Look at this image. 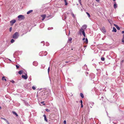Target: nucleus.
Returning a JSON list of instances; mask_svg holds the SVG:
<instances>
[{
  "label": "nucleus",
  "mask_w": 124,
  "mask_h": 124,
  "mask_svg": "<svg viewBox=\"0 0 124 124\" xmlns=\"http://www.w3.org/2000/svg\"><path fill=\"white\" fill-rule=\"evenodd\" d=\"M80 96L82 98H84V95L82 93H80Z\"/></svg>",
  "instance_id": "obj_24"
},
{
  "label": "nucleus",
  "mask_w": 124,
  "mask_h": 124,
  "mask_svg": "<svg viewBox=\"0 0 124 124\" xmlns=\"http://www.w3.org/2000/svg\"><path fill=\"white\" fill-rule=\"evenodd\" d=\"M7 123L8 124H10L7 121Z\"/></svg>",
  "instance_id": "obj_57"
},
{
  "label": "nucleus",
  "mask_w": 124,
  "mask_h": 124,
  "mask_svg": "<svg viewBox=\"0 0 124 124\" xmlns=\"http://www.w3.org/2000/svg\"><path fill=\"white\" fill-rule=\"evenodd\" d=\"M115 26L116 27V29L118 30H120V27L117 25L116 24H114Z\"/></svg>",
  "instance_id": "obj_13"
},
{
  "label": "nucleus",
  "mask_w": 124,
  "mask_h": 124,
  "mask_svg": "<svg viewBox=\"0 0 124 124\" xmlns=\"http://www.w3.org/2000/svg\"><path fill=\"white\" fill-rule=\"evenodd\" d=\"M12 113L13 114L15 115L16 116H18L17 114L15 111H13Z\"/></svg>",
  "instance_id": "obj_18"
},
{
  "label": "nucleus",
  "mask_w": 124,
  "mask_h": 124,
  "mask_svg": "<svg viewBox=\"0 0 124 124\" xmlns=\"http://www.w3.org/2000/svg\"><path fill=\"white\" fill-rule=\"evenodd\" d=\"M64 1L65 3V5H67L68 4V3L67 2L66 0H64Z\"/></svg>",
  "instance_id": "obj_27"
},
{
  "label": "nucleus",
  "mask_w": 124,
  "mask_h": 124,
  "mask_svg": "<svg viewBox=\"0 0 124 124\" xmlns=\"http://www.w3.org/2000/svg\"><path fill=\"white\" fill-rule=\"evenodd\" d=\"M5 77L4 76H3L2 77V80H5V81H7L6 79L5 78Z\"/></svg>",
  "instance_id": "obj_23"
},
{
  "label": "nucleus",
  "mask_w": 124,
  "mask_h": 124,
  "mask_svg": "<svg viewBox=\"0 0 124 124\" xmlns=\"http://www.w3.org/2000/svg\"><path fill=\"white\" fill-rule=\"evenodd\" d=\"M25 75H22V77L23 78H24L25 79H27L28 77L27 76V73L26 72L25 73Z\"/></svg>",
  "instance_id": "obj_3"
},
{
  "label": "nucleus",
  "mask_w": 124,
  "mask_h": 124,
  "mask_svg": "<svg viewBox=\"0 0 124 124\" xmlns=\"http://www.w3.org/2000/svg\"><path fill=\"white\" fill-rule=\"evenodd\" d=\"M41 43H43V46H44L45 45L44 42V41H42L41 42Z\"/></svg>",
  "instance_id": "obj_37"
},
{
  "label": "nucleus",
  "mask_w": 124,
  "mask_h": 124,
  "mask_svg": "<svg viewBox=\"0 0 124 124\" xmlns=\"http://www.w3.org/2000/svg\"><path fill=\"white\" fill-rule=\"evenodd\" d=\"M33 65L35 66H37L38 65V63L36 61L34 62L33 63Z\"/></svg>",
  "instance_id": "obj_7"
},
{
  "label": "nucleus",
  "mask_w": 124,
  "mask_h": 124,
  "mask_svg": "<svg viewBox=\"0 0 124 124\" xmlns=\"http://www.w3.org/2000/svg\"><path fill=\"white\" fill-rule=\"evenodd\" d=\"M15 41V40H14V39H12L11 40V42L12 43L13 42H14Z\"/></svg>",
  "instance_id": "obj_31"
},
{
  "label": "nucleus",
  "mask_w": 124,
  "mask_h": 124,
  "mask_svg": "<svg viewBox=\"0 0 124 124\" xmlns=\"http://www.w3.org/2000/svg\"><path fill=\"white\" fill-rule=\"evenodd\" d=\"M84 42L85 43H86L87 44L88 43V40L86 38L85 39V40H84Z\"/></svg>",
  "instance_id": "obj_21"
},
{
  "label": "nucleus",
  "mask_w": 124,
  "mask_h": 124,
  "mask_svg": "<svg viewBox=\"0 0 124 124\" xmlns=\"http://www.w3.org/2000/svg\"><path fill=\"white\" fill-rule=\"evenodd\" d=\"M32 11L33 10H31L27 12V14H28L32 12Z\"/></svg>",
  "instance_id": "obj_14"
},
{
  "label": "nucleus",
  "mask_w": 124,
  "mask_h": 124,
  "mask_svg": "<svg viewBox=\"0 0 124 124\" xmlns=\"http://www.w3.org/2000/svg\"><path fill=\"white\" fill-rule=\"evenodd\" d=\"M49 45V44L48 42H46V46H48Z\"/></svg>",
  "instance_id": "obj_34"
},
{
  "label": "nucleus",
  "mask_w": 124,
  "mask_h": 124,
  "mask_svg": "<svg viewBox=\"0 0 124 124\" xmlns=\"http://www.w3.org/2000/svg\"><path fill=\"white\" fill-rule=\"evenodd\" d=\"M53 29V28L52 27H51V28H48V30H50L52 29Z\"/></svg>",
  "instance_id": "obj_36"
},
{
  "label": "nucleus",
  "mask_w": 124,
  "mask_h": 124,
  "mask_svg": "<svg viewBox=\"0 0 124 124\" xmlns=\"http://www.w3.org/2000/svg\"><path fill=\"white\" fill-rule=\"evenodd\" d=\"M12 30V27H11L9 29V31L11 32Z\"/></svg>",
  "instance_id": "obj_42"
},
{
  "label": "nucleus",
  "mask_w": 124,
  "mask_h": 124,
  "mask_svg": "<svg viewBox=\"0 0 124 124\" xmlns=\"http://www.w3.org/2000/svg\"><path fill=\"white\" fill-rule=\"evenodd\" d=\"M121 124H124V120H122L121 123Z\"/></svg>",
  "instance_id": "obj_39"
},
{
  "label": "nucleus",
  "mask_w": 124,
  "mask_h": 124,
  "mask_svg": "<svg viewBox=\"0 0 124 124\" xmlns=\"http://www.w3.org/2000/svg\"><path fill=\"white\" fill-rule=\"evenodd\" d=\"M23 73V71L22 70H20L18 72V73L19 74H21Z\"/></svg>",
  "instance_id": "obj_28"
},
{
  "label": "nucleus",
  "mask_w": 124,
  "mask_h": 124,
  "mask_svg": "<svg viewBox=\"0 0 124 124\" xmlns=\"http://www.w3.org/2000/svg\"><path fill=\"white\" fill-rule=\"evenodd\" d=\"M43 55L46 56L47 54V53L46 51L43 52Z\"/></svg>",
  "instance_id": "obj_15"
},
{
  "label": "nucleus",
  "mask_w": 124,
  "mask_h": 124,
  "mask_svg": "<svg viewBox=\"0 0 124 124\" xmlns=\"http://www.w3.org/2000/svg\"><path fill=\"white\" fill-rule=\"evenodd\" d=\"M84 46V47H86V46Z\"/></svg>",
  "instance_id": "obj_61"
},
{
  "label": "nucleus",
  "mask_w": 124,
  "mask_h": 124,
  "mask_svg": "<svg viewBox=\"0 0 124 124\" xmlns=\"http://www.w3.org/2000/svg\"><path fill=\"white\" fill-rule=\"evenodd\" d=\"M41 16L43 18L42 19V20H43L45 19L46 17V15H41Z\"/></svg>",
  "instance_id": "obj_8"
},
{
  "label": "nucleus",
  "mask_w": 124,
  "mask_h": 124,
  "mask_svg": "<svg viewBox=\"0 0 124 124\" xmlns=\"http://www.w3.org/2000/svg\"><path fill=\"white\" fill-rule=\"evenodd\" d=\"M70 59H72V60H76V59H74V57H73V56H71V57H70Z\"/></svg>",
  "instance_id": "obj_26"
},
{
  "label": "nucleus",
  "mask_w": 124,
  "mask_h": 124,
  "mask_svg": "<svg viewBox=\"0 0 124 124\" xmlns=\"http://www.w3.org/2000/svg\"><path fill=\"white\" fill-rule=\"evenodd\" d=\"M16 66L17 69H18L19 67V66L17 65H16Z\"/></svg>",
  "instance_id": "obj_46"
},
{
  "label": "nucleus",
  "mask_w": 124,
  "mask_h": 124,
  "mask_svg": "<svg viewBox=\"0 0 124 124\" xmlns=\"http://www.w3.org/2000/svg\"><path fill=\"white\" fill-rule=\"evenodd\" d=\"M90 77L92 79L93 78H94L95 77V75L93 73H91L90 74Z\"/></svg>",
  "instance_id": "obj_6"
},
{
  "label": "nucleus",
  "mask_w": 124,
  "mask_h": 124,
  "mask_svg": "<svg viewBox=\"0 0 124 124\" xmlns=\"http://www.w3.org/2000/svg\"><path fill=\"white\" fill-rule=\"evenodd\" d=\"M9 60H10V61H11V60H10L9 59Z\"/></svg>",
  "instance_id": "obj_64"
},
{
  "label": "nucleus",
  "mask_w": 124,
  "mask_h": 124,
  "mask_svg": "<svg viewBox=\"0 0 124 124\" xmlns=\"http://www.w3.org/2000/svg\"><path fill=\"white\" fill-rule=\"evenodd\" d=\"M63 124H66V120H64L63 122Z\"/></svg>",
  "instance_id": "obj_43"
},
{
  "label": "nucleus",
  "mask_w": 124,
  "mask_h": 124,
  "mask_svg": "<svg viewBox=\"0 0 124 124\" xmlns=\"http://www.w3.org/2000/svg\"><path fill=\"white\" fill-rule=\"evenodd\" d=\"M114 7L115 9L117 7V4H116V2H115V3L114 5Z\"/></svg>",
  "instance_id": "obj_11"
},
{
  "label": "nucleus",
  "mask_w": 124,
  "mask_h": 124,
  "mask_svg": "<svg viewBox=\"0 0 124 124\" xmlns=\"http://www.w3.org/2000/svg\"><path fill=\"white\" fill-rule=\"evenodd\" d=\"M16 22V20L14 19L12 20L11 21H10V22L11 24V25H13V24L15 23Z\"/></svg>",
  "instance_id": "obj_5"
},
{
  "label": "nucleus",
  "mask_w": 124,
  "mask_h": 124,
  "mask_svg": "<svg viewBox=\"0 0 124 124\" xmlns=\"http://www.w3.org/2000/svg\"><path fill=\"white\" fill-rule=\"evenodd\" d=\"M116 31L117 30L116 28L115 27H113V28L112 31L114 32H116Z\"/></svg>",
  "instance_id": "obj_16"
},
{
  "label": "nucleus",
  "mask_w": 124,
  "mask_h": 124,
  "mask_svg": "<svg viewBox=\"0 0 124 124\" xmlns=\"http://www.w3.org/2000/svg\"><path fill=\"white\" fill-rule=\"evenodd\" d=\"M122 42L124 43V34L123 35V37L122 39Z\"/></svg>",
  "instance_id": "obj_19"
},
{
  "label": "nucleus",
  "mask_w": 124,
  "mask_h": 124,
  "mask_svg": "<svg viewBox=\"0 0 124 124\" xmlns=\"http://www.w3.org/2000/svg\"><path fill=\"white\" fill-rule=\"evenodd\" d=\"M80 102L81 103V104H82L83 101H82V100H81L80 101Z\"/></svg>",
  "instance_id": "obj_49"
},
{
  "label": "nucleus",
  "mask_w": 124,
  "mask_h": 124,
  "mask_svg": "<svg viewBox=\"0 0 124 124\" xmlns=\"http://www.w3.org/2000/svg\"><path fill=\"white\" fill-rule=\"evenodd\" d=\"M32 88L34 90H35L36 89L35 87V86H33L32 87Z\"/></svg>",
  "instance_id": "obj_35"
},
{
  "label": "nucleus",
  "mask_w": 124,
  "mask_h": 124,
  "mask_svg": "<svg viewBox=\"0 0 124 124\" xmlns=\"http://www.w3.org/2000/svg\"><path fill=\"white\" fill-rule=\"evenodd\" d=\"M43 116L44 117V120H45L46 121V122H47V118H46V115H45V114H44Z\"/></svg>",
  "instance_id": "obj_12"
},
{
  "label": "nucleus",
  "mask_w": 124,
  "mask_h": 124,
  "mask_svg": "<svg viewBox=\"0 0 124 124\" xmlns=\"http://www.w3.org/2000/svg\"><path fill=\"white\" fill-rule=\"evenodd\" d=\"M44 26V24L43 23H41L40 24V27H41V28H42V26Z\"/></svg>",
  "instance_id": "obj_30"
},
{
  "label": "nucleus",
  "mask_w": 124,
  "mask_h": 124,
  "mask_svg": "<svg viewBox=\"0 0 124 124\" xmlns=\"http://www.w3.org/2000/svg\"><path fill=\"white\" fill-rule=\"evenodd\" d=\"M66 18V17L65 16V19Z\"/></svg>",
  "instance_id": "obj_60"
},
{
  "label": "nucleus",
  "mask_w": 124,
  "mask_h": 124,
  "mask_svg": "<svg viewBox=\"0 0 124 124\" xmlns=\"http://www.w3.org/2000/svg\"><path fill=\"white\" fill-rule=\"evenodd\" d=\"M86 14H87L88 17H90V14L88 13L87 12H86Z\"/></svg>",
  "instance_id": "obj_29"
},
{
  "label": "nucleus",
  "mask_w": 124,
  "mask_h": 124,
  "mask_svg": "<svg viewBox=\"0 0 124 124\" xmlns=\"http://www.w3.org/2000/svg\"><path fill=\"white\" fill-rule=\"evenodd\" d=\"M113 123L115 124H116L117 123V120H114L113 122Z\"/></svg>",
  "instance_id": "obj_22"
},
{
  "label": "nucleus",
  "mask_w": 124,
  "mask_h": 124,
  "mask_svg": "<svg viewBox=\"0 0 124 124\" xmlns=\"http://www.w3.org/2000/svg\"><path fill=\"white\" fill-rule=\"evenodd\" d=\"M1 109V107L0 106V109Z\"/></svg>",
  "instance_id": "obj_58"
},
{
  "label": "nucleus",
  "mask_w": 124,
  "mask_h": 124,
  "mask_svg": "<svg viewBox=\"0 0 124 124\" xmlns=\"http://www.w3.org/2000/svg\"><path fill=\"white\" fill-rule=\"evenodd\" d=\"M18 18L19 19H20V20H21L22 19H23L24 18V16H23L21 15H19L18 16Z\"/></svg>",
  "instance_id": "obj_4"
},
{
  "label": "nucleus",
  "mask_w": 124,
  "mask_h": 124,
  "mask_svg": "<svg viewBox=\"0 0 124 124\" xmlns=\"http://www.w3.org/2000/svg\"><path fill=\"white\" fill-rule=\"evenodd\" d=\"M43 53V52H41L39 54V55L40 56H43V55H42V54Z\"/></svg>",
  "instance_id": "obj_25"
},
{
  "label": "nucleus",
  "mask_w": 124,
  "mask_h": 124,
  "mask_svg": "<svg viewBox=\"0 0 124 124\" xmlns=\"http://www.w3.org/2000/svg\"><path fill=\"white\" fill-rule=\"evenodd\" d=\"M72 15L73 17L74 18L75 17V16H74V14H73V13H72Z\"/></svg>",
  "instance_id": "obj_44"
},
{
  "label": "nucleus",
  "mask_w": 124,
  "mask_h": 124,
  "mask_svg": "<svg viewBox=\"0 0 124 124\" xmlns=\"http://www.w3.org/2000/svg\"><path fill=\"white\" fill-rule=\"evenodd\" d=\"M81 0H78V1H81Z\"/></svg>",
  "instance_id": "obj_63"
},
{
  "label": "nucleus",
  "mask_w": 124,
  "mask_h": 124,
  "mask_svg": "<svg viewBox=\"0 0 124 124\" xmlns=\"http://www.w3.org/2000/svg\"><path fill=\"white\" fill-rule=\"evenodd\" d=\"M46 111L48 112L50 111V110H49L48 109H46Z\"/></svg>",
  "instance_id": "obj_41"
},
{
  "label": "nucleus",
  "mask_w": 124,
  "mask_h": 124,
  "mask_svg": "<svg viewBox=\"0 0 124 124\" xmlns=\"http://www.w3.org/2000/svg\"><path fill=\"white\" fill-rule=\"evenodd\" d=\"M70 60H69L68 61H66L65 62V63H68L69 62H70Z\"/></svg>",
  "instance_id": "obj_47"
},
{
  "label": "nucleus",
  "mask_w": 124,
  "mask_h": 124,
  "mask_svg": "<svg viewBox=\"0 0 124 124\" xmlns=\"http://www.w3.org/2000/svg\"><path fill=\"white\" fill-rule=\"evenodd\" d=\"M96 0L98 2H99V0Z\"/></svg>",
  "instance_id": "obj_52"
},
{
  "label": "nucleus",
  "mask_w": 124,
  "mask_h": 124,
  "mask_svg": "<svg viewBox=\"0 0 124 124\" xmlns=\"http://www.w3.org/2000/svg\"><path fill=\"white\" fill-rule=\"evenodd\" d=\"M2 119H3L5 120H6L5 118H2Z\"/></svg>",
  "instance_id": "obj_56"
},
{
  "label": "nucleus",
  "mask_w": 124,
  "mask_h": 124,
  "mask_svg": "<svg viewBox=\"0 0 124 124\" xmlns=\"http://www.w3.org/2000/svg\"><path fill=\"white\" fill-rule=\"evenodd\" d=\"M103 97H101V98L103 99Z\"/></svg>",
  "instance_id": "obj_59"
},
{
  "label": "nucleus",
  "mask_w": 124,
  "mask_h": 124,
  "mask_svg": "<svg viewBox=\"0 0 124 124\" xmlns=\"http://www.w3.org/2000/svg\"><path fill=\"white\" fill-rule=\"evenodd\" d=\"M19 35L18 32H16L14 34L12 37L14 39H16L18 38Z\"/></svg>",
  "instance_id": "obj_1"
},
{
  "label": "nucleus",
  "mask_w": 124,
  "mask_h": 124,
  "mask_svg": "<svg viewBox=\"0 0 124 124\" xmlns=\"http://www.w3.org/2000/svg\"><path fill=\"white\" fill-rule=\"evenodd\" d=\"M17 52V51H16L15 52V53L13 54V56L14 57H15L16 56V54Z\"/></svg>",
  "instance_id": "obj_38"
},
{
  "label": "nucleus",
  "mask_w": 124,
  "mask_h": 124,
  "mask_svg": "<svg viewBox=\"0 0 124 124\" xmlns=\"http://www.w3.org/2000/svg\"><path fill=\"white\" fill-rule=\"evenodd\" d=\"M116 0H113L114 1H116Z\"/></svg>",
  "instance_id": "obj_62"
},
{
  "label": "nucleus",
  "mask_w": 124,
  "mask_h": 124,
  "mask_svg": "<svg viewBox=\"0 0 124 124\" xmlns=\"http://www.w3.org/2000/svg\"><path fill=\"white\" fill-rule=\"evenodd\" d=\"M94 103L93 102H91L89 104L90 107L91 108H92V106H93V105L94 104Z\"/></svg>",
  "instance_id": "obj_10"
},
{
  "label": "nucleus",
  "mask_w": 124,
  "mask_h": 124,
  "mask_svg": "<svg viewBox=\"0 0 124 124\" xmlns=\"http://www.w3.org/2000/svg\"><path fill=\"white\" fill-rule=\"evenodd\" d=\"M44 101L42 102H41V103H42V104H43V105H44V106H45V105L46 104H45V103H44Z\"/></svg>",
  "instance_id": "obj_40"
},
{
  "label": "nucleus",
  "mask_w": 124,
  "mask_h": 124,
  "mask_svg": "<svg viewBox=\"0 0 124 124\" xmlns=\"http://www.w3.org/2000/svg\"><path fill=\"white\" fill-rule=\"evenodd\" d=\"M72 39V38H70L68 40L70 41H71Z\"/></svg>",
  "instance_id": "obj_32"
},
{
  "label": "nucleus",
  "mask_w": 124,
  "mask_h": 124,
  "mask_svg": "<svg viewBox=\"0 0 124 124\" xmlns=\"http://www.w3.org/2000/svg\"><path fill=\"white\" fill-rule=\"evenodd\" d=\"M83 69L85 70H86L87 69V66L85 64L84 66L83 67Z\"/></svg>",
  "instance_id": "obj_17"
},
{
  "label": "nucleus",
  "mask_w": 124,
  "mask_h": 124,
  "mask_svg": "<svg viewBox=\"0 0 124 124\" xmlns=\"http://www.w3.org/2000/svg\"><path fill=\"white\" fill-rule=\"evenodd\" d=\"M11 81L13 83H15V81L13 80H12Z\"/></svg>",
  "instance_id": "obj_50"
},
{
  "label": "nucleus",
  "mask_w": 124,
  "mask_h": 124,
  "mask_svg": "<svg viewBox=\"0 0 124 124\" xmlns=\"http://www.w3.org/2000/svg\"><path fill=\"white\" fill-rule=\"evenodd\" d=\"M79 32L80 35H81V34L82 33L84 37H85L86 36L85 33V31L84 30L82 29H80L79 31Z\"/></svg>",
  "instance_id": "obj_2"
},
{
  "label": "nucleus",
  "mask_w": 124,
  "mask_h": 124,
  "mask_svg": "<svg viewBox=\"0 0 124 124\" xmlns=\"http://www.w3.org/2000/svg\"><path fill=\"white\" fill-rule=\"evenodd\" d=\"M112 119L113 120L115 119V118L114 117H112Z\"/></svg>",
  "instance_id": "obj_53"
},
{
  "label": "nucleus",
  "mask_w": 124,
  "mask_h": 124,
  "mask_svg": "<svg viewBox=\"0 0 124 124\" xmlns=\"http://www.w3.org/2000/svg\"><path fill=\"white\" fill-rule=\"evenodd\" d=\"M81 107H82V108L83 107V104H81Z\"/></svg>",
  "instance_id": "obj_54"
},
{
  "label": "nucleus",
  "mask_w": 124,
  "mask_h": 124,
  "mask_svg": "<svg viewBox=\"0 0 124 124\" xmlns=\"http://www.w3.org/2000/svg\"><path fill=\"white\" fill-rule=\"evenodd\" d=\"M50 71V69L49 67L48 69V73H49Z\"/></svg>",
  "instance_id": "obj_45"
},
{
  "label": "nucleus",
  "mask_w": 124,
  "mask_h": 124,
  "mask_svg": "<svg viewBox=\"0 0 124 124\" xmlns=\"http://www.w3.org/2000/svg\"><path fill=\"white\" fill-rule=\"evenodd\" d=\"M85 37H84L82 39V40L83 41H84L85 40Z\"/></svg>",
  "instance_id": "obj_51"
},
{
  "label": "nucleus",
  "mask_w": 124,
  "mask_h": 124,
  "mask_svg": "<svg viewBox=\"0 0 124 124\" xmlns=\"http://www.w3.org/2000/svg\"><path fill=\"white\" fill-rule=\"evenodd\" d=\"M83 28L85 29L87 27V25H84L83 26Z\"/></svg>",
  "instance_id": "obj_20"
},
{
  "label": "nucleus",
  "mask_w": 124,
  "mask_h": 124,
  "mask_svg": "<svg viewBox=\"0 0 124 124\" xmlns=\"http://www.w3.org/2000/svg\"><path fill=\"white\" fill-rule=\"evenodd\" d=\"M101 31H103V32L105 33L106 32V31L104 27H103L102 28H101Z\"/></svg>",
  "instance_id": "obj_9"
},
{
  "label": "nucleus",
  "mask_w": 124,
  "mask_h": 124,
  "mask_svg": "<svg viewBox=\"0 0 124 124\" xmlns=\"http://www.w3.org/2000/svg\"><path fill=\"white\" fill-rule=\"evenodd\" d=\"M79 1V4L81 5H82V4H81V1Z\"/></svg>",
  "instance_id": "obj_48"
},
{
  "label": "nucleus",
  "mask_w": 124,
  "mask_h": 124,
  "mask_svg": "<svg viewBox=\"0 0 124 124\" xmlns=\"http://www.w3.org/2000/svg\"><path fill=\"white\" fill-rule=\"evenodd\" d=\"M122 34H124V31H122Z\"/></svg>",
  "instance_id": "obj_55"
},
{
  "label": "nucleus",
  "mask_w": 124,
  "mask_h": 124,
  "mask_svg": "<svg viewBox=\"0 0 124 124\" xmlns=\"http://www.w3.org/2000/svg\"><path fill=\"white\" fill-rule=\"evenodd\" d=\"M101 60L102 61H104L105 60V58L104 57H101Z\"/></svg>",
  "instance_id": "obj_33"
}]
</instances>
